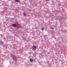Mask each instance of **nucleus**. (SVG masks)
<instances>
[{
  "mask_svg": "<svg viewBox=\"0 0 67 67\" xmlns=\"http://www.w3.org/2000/svg\"><path fill=\"white\" fill-rule=\"evenodd\" d=\"M30 62H33V59H30Z\"/></svg>",
  "mask_w": 67,
  "mask_h": 67,
  "instance_id": "5",
  "label": "nucleus"
},
{
  "mask_svg": "<svg viewBox=\"0 0 67 67\" xmlns=\"http://www.w3.org/2000/svg\"><path fill=\"white\" fill-rule=\"evenodd\" d=\"M20 2V0H17V2Z\"/></svg>",
  "mask_w": 67,
  "mask_h": 67,
  "instance_id": "8",
  "label": "nucleus"
},
{
  "mask_svg": "<svg viewBox=\"0 0 67 67\" xmlns=\"http://www.w3.org/2000/svg\"><path fill=\"white\" fill-rule=\"evenodd\" d=\"M23 14L24 16H26V14L25 13V12L23 13Z\"/></svg>",
  "mask_w": 67,
  "mask_h": 67,
  "instance_id": "6",
  "label": "nucleus"
},
{
  "mask_svg": "<svg viewBox=\"0 0 67 67\" xmlns=\"http://www.w3.org/2000/svg\"><path fill=\"white\" fill-rule=\"evenodd\" d=\"M41 30H44V28H41Z\"/></svg>",
  "mask_w": 67,
  "mask_h": 67,
  "instance_id": "9",
  "label": "nucleus"
},
{
  "mask_svg": "<svg viewBox=\"0 0 67 67\" xmlns=\"http://www.w3.org/2000/svg\"><path fill=\"white\" fill-rule=\"evenodd\" d=\"M50 29H51V30H52V29H53V28L52 27H51Z\"/></svg>",
  "mask_w": 67,
  "mask_h": 67,
  "instance_id": "11",
  "label": "nucleus"
},
{
  "mask_svg": "<svg viewBox=\"0 0 67 67\" xmlns=\"http://www.w3.org/2000/svg\"><path fill=\"white\" fill-rule=\"evenodd\" d=\"M44 36L45 37V35H44Z\"/></svg>",
  "mask_w": 67,
  "mask_h": 67,
  "instance_id": "16",
  "label": "nucleus"
},
{
  "mask_svg": "<svg viewBox=\"0 0 67 67\" xmlns=\"http://www.w3.org/2000/svg\"><path fill=\"white\" fill-rule=\"evenodd\" d=\"M12 26L13 27H16V25L15 24H12Z\"/></svg>",
  "mask_w": 67,
  "mask_h": 67,
  "instance_id": "1",
  "label": "nucleus"
},
{
  "mask_svg": "<svg viewBox=\"0 0 67 67\" xmlns=\"http://www.w3.org/2000/svg\"><path fill=\"white\" fill-rule=\"evenodd\" d=\"M15 1L16 2H17V0H15Z\"/></svg>",
  "mask_w": 67,
  "mask_h": 67,
  "instance_id": "13",
  "label": "nucleus"
},
{
  "mask_svg": "<svg viewBox=\"0 0 67 67\" xmlns=\"http://www.w3.org/2000/svg\"><path fill=\"white\" fill-rule=\"evenodd\" d=\"M32 49L34 50H36V47L35 46H34L32 47Z\"/></svg>",
  "mask_w": 67,
  "mask_h": 67,
  "instance_id": "2",
  "label": "nucleus"
},
{
  "mask_svg": "<svg viewBox=\"0 0 67 67\" xmlns=\"http://www.w3.org/2000/svg\"><path fill=\"white\" fill-rule=\"evenodd\" d=\"M54 27H56V26H54Z\"/></svg>",
  "mask_w": 67,
  "mask_h": 67,
  "instance_id": "14",
  "label": "nucleus"
},
{
  "mask_svg": "<svg viewBox=\"0 0 67 67\" xmlns=\"http://www.w3.org/2000/svg\"><path fill=\"white\" fill-rule=\"evenodd\" d=\"M46 0V1H49V0Z\"/></svg>",
  "mask_w": 67,
  "mask_h": 67,
  "instance_id": "15",
  "label": "nucleus"
},
{
  "mask_svg": "<svg viewBox=\"0 0 67 67\" xmlns=\"http://www.w3.org/2000/svg\"><path fill=\"white\" fill-rule=\"evenodd\" d=\"M65 32L66 33V34H67V30H65Z\"/></svg>",
  "mask_w": 67,
  "mask_h": 67,
  "instance_id": "12",
  "label": "nucleus"
},
{
  "mask_svg": "<svg viewBox=\"0 0 67 67\" xmlns=\"http://www.w3.org/2000/svg\"><path fill=\"white\" fill-rule=\"evenodd\" d=\"M23 40L25 41H26V38L25 37H23Z\"/></svg>",
  "mask_w": 67,
  "mask_h": 67,
  "instance_id": "3",
  "label": "nucleus"
},
{
  "mask_svg": "<svg viewBox=\"0 0 67 67\" xmlns=\"http://www.w3.org/2000/svg\"><path fill=\"white\" fill-rule=\"evenodd\" d=\"M13 58V60H14H14H15V59H16V58Z\"/></svg>",
  "mask_w": 67,
  "mask_h": 67,
  "instance_id": "7",
  "label": "nucleus"
},
{
  "mask_svg": "<svg viewBox=\"0 0 67 67\" xmlns=\"http://www.w3.org/2000/svg\"><path fill=\"white\" fill-rule=\"evenodd\" d=\"M1 44H3V42H2L1 41Z\"/></svg>",
  "mask_w": 67,
  "mask_h": 67,
  "instance_id": "10",
  "label": "nucleus"
},
{
  "mask_svg": "<svg viewBox=\"0 0 67 67\" xmlns=\"http://www.w3.org/2000/svg\"><path fill=\"white\" fill-rule=\"evenodd\" d=\"M17 25H18V26H17V28H18V29H19V28L20 27V25H19V24L18 23H17Z\"/></svg>",
  "mask_w": 67,
  "mask_h": 67,
  "instance_id": "4",
  "label": "nucleus"
}]
</instances>
